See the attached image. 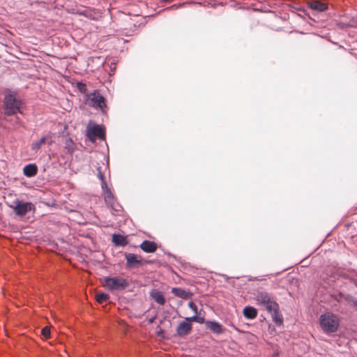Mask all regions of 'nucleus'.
Instances as JSON below:
<instances>
[{"label": "nucleus", "instance_id": "nucleus-1", "mask_svg": "<svg viewBox=\"0 0 357 357\" xmlns=\"http://www.w3.org/2000/svg\"><path fill=\"white\" fill-rule=\"evenodd\" d=\"M23 101L18 98L15 93L9 91L4 96L3 100V113L7 116L16 114H23Z\"/></svg>", "mask_w": 357, "mask_h": 357}, {"label": "nucleus", "instance_id": "nucleus-2", "mask_svg": "<svg viewBox=\"0 0 357 357\" xmlns=\"http://www.w3.org/2000/svg\"><path fill=\"white\" fill-rule=\"evenodd\" d=\"M319 324L323 332L329 335L337 331L340 326V319L332 312H325L319 317Z\"/></svg>", "mask_w": 357, "mask_h": 357}, {"label": "nucleus", "instance_id": "nucleus-3", "mask_svg": "<svg viewBox=\"0 0 357 357\" xmlns=\"http://www.w3.org/2000/svg\"><path fill=\"white\" fill-rule=\"evenodd\" d=\"M257 305L264 308L267 312L279 305L273 296L265 291H258L255 294Z\"/></svg>", "mask_w": 357, "mask_h": 357}, {"label": "nucleus", "instance_id": "nucleus-4", "mask_svg": "<svg viewBox=\"0 0 357 357\" xmlns=\"http://www.w3.org/2000/svg\"><path fill=\"white\" fill-rule=\"evenodd\" d=\"M104 285L109 291H122L129 286V282L126 278L121 277L108 276L104 279Z\"/></svg>", "mask_w": 357, "mask_h": 357}, {"label": "nucleus", "instance_id": "nucleus-5", "mask_svg": "<svg viewBox=\"0 0 357 357\" xmlns=\"http://www.w3.org/2000/svg\"><path fill=\"white\" fill-rule=\"evenodd\" d=\"M13 209L15 214L17 217H24L26 214L31 211H34L36 208L33 203L30 202H24L18 199L13 202V204L10 206Z\"/></svg>", "mask_w": 357, "mask_h": 357}, {"label": "nucleus", "instance_id": "nucleus-6", "mask_svg": "<svg viewBox=\"0 0 357 357\" xmlns=\"http://www.w3.org/2000/svg\"><path fill=\"white\" fill-rule=\"evenodd\" d=\"M88 104L96 108L99 109L102 112H105L107 107L105 98L100 93L98 90H94L90 94H88Z\"/></svg>", "mask_w": 357, "mask_h": 357}, {"label": "nucleus", "instance_id": "nucleus-7", "mask_svg": "<svg viewBox=\"0 0 357 357\" xmlns=\"http://www.w3.org/2000/svg\"><path fill=\"white\" fill-rule=\"evenodd\" d=\"M86 136L91 142H95L97 138L100 140H105V130L104 127L100 125H94L91 127H88Z\"/></svg>", "mask_w": 357, "mask_h": 357}, {"label": "nucleus", "instance_id": "nucleus-8", "mask_svg": "<svg viewBox=\"0 0 357 357\" xmlns=\"http://www.w3.org/2000/svg\"><path fill=\"white\" fill-rule=\"evenodd\" d=\"M126 259V268H137L142 264V259L141 257H139L133 253L126 252L124 254Z\"/></svg>", "mask_w": 357, "mask_h": 357}, {"label": "nucleus", "instance_id": "nucleus-9", "mask_svg": "<svg viewBox=\"0 0 357 357\" xmlns=\"http://www.w3.org/2000/svg\"><path fill=\"white\" fill-rule=\"evenodd\" d=\"M192 330V325L186 319L181 321L176 328V333L179 337H184L188 335Z\"/></svg>", "mask_w": 357, "mask_h": 357}, {"label": "nucleus", "instance_id": "nucleus-10", "mask_svg": "<svg viewBox=\"0 0 357 357\" xmlns=\"http://www.w3.org/2000/svg\"><path fill=\"white\" fill-rule=\"evenodd\" d=\"M268 312L271 315L273 321L277 326H280L283 324L284 319L282 314L280 310L279 305H278L277 307H273L271 310H268Z\"/></svg>", "mask_w": 357, "mask_h": 357}, {"label": "nucleus", "instance_id": "nucleus-11", "mask_svg": "<svg viewBox=\"0 0 357 357\" xmlns=\"http://www.w3.org/2000/svg\"><path fill=\"white\" fill-rule=\"evenodd\" d=\"M205 326L212 333L217 335L222 334L224 332L223 326L217 321L206 320Z\"/></svg>", "mask_w": 357, "mask_h": 357}, {"label": "nucleus", "instance_id": "nucleus-12", "mask_svg": "<svg viewBox=\"0 0 357 357\" xmlns=\"http://www.w3.org/2000/svg\"><path fill=\"white\" fill-rule=\"evenodd\" d=\"M140 248L146 253L155 252L158 248V245L154 241L144 240L139 245Z\"/></svg>", "mask_w": 357, "mask_h": 357}, {"label": "nucleus", "instance_id": "nucleus-13", "mask_svg": "<svg viewBox=\"0 0 357 357\" xmlns=\"http://www.w3.org/2000/svg\"><path fill=\"white\" fill-rule=\"evenodd\" d=\"M307 5L312 10L317 12H323L328 8L326 3L317 0H310L307 1Z\"/></svg>", "mask_w": 357, "mask_h": 357}, {"label": "nucleus", "instance_id": "nucleus-14", "mask_svg": "<svg viewBox=\"0 0 357 357\" xmlns=\"http://www.w3.org/2000/svg\"><path fill=\"white\" fill-rule=\"evenodd\" d=\"M171 292L176 297L181 298L182 299H188L191 298L192 294L185 289L181 287H173L171 290Z\"/></svg>", "mask_w": 357, "mask_h": 357}, {"label": "nucleus", "instance_id": "nucleus-15", "mask_svg": "<svg viewBox=\"0 0 357 357\" xmlns=\"http://www.w3.org/2000/svg\"><path fill=\"white\" fill-rule=\"evenodd\" d=\"M38 167L35 163H29L23 168V174L28 178L35 176L38 173Z\"/></svg>", "mask_w": 357, "mask_h": 357}, {"label": "nucleus", "instance_id": "nucleus-16", "mask_svg": "<svg viewBox=\"0 0 357 357\" xmlns=\"http://www.w3.org/2000/svg\"><path fill=\"white\" fill-rule=\"evenodd\" d=\"M52 140L50 136H43L40 140L32 143L31 150L37 152L41 148L43 144L47 143L49 145H50L52 144Z\"/></svg>", "mask_w": 357, "mask_h": 357}, {"label": "nucleus", "instance_id": "nucleus-17", "mask_svg": "<svg viewBox=\"0 0 357 357\" xmlns=\"http://www.w3.org/2000/svg\"><path fill=\"white\" fill-rule=\"evenodd\" d=\"M151 297L159 305H164L165 303V298L160 291H158L157 289H153L150 293Z\"/></svg>", "mask_w": 357, "mask_h": 357}, {"label": "nucleus", "instance_id": "nucleus-18", "mask_svg": "<svg viewBox=\"0 0 357 357\" xmlns=\"http://www.w3.org/2000/svg\"><path fill=\"white\" fill-rule=\"evenodd\" d=\"M243 316L248 319H253L257 316V310L252 306H245L243 310Z\"/></svg>", "mask_w": 357, "mask_h": 357}, {"label": "nucleus", "instance_id": "nucleus-19", "mask_svg": "<svg viewBox=\"0 0 357 357\" xmlns=\"http://www.w3.org/2000/svg\"><path fill=\"white\" fill-rule=\"evenodd\" d=\"M112 242L116 246H125L128 243L126 236L120 234H114L112 235Z\"/></svg>", "mask_w": 357, "mask_h": 357}, {"label": "nucleus", "instance_id": "nucleus-20", "mask_svg": "<svg viewBox=\"0 0 357 357\" xmlns=\"http://www.w3.org/2000/svg\"><path fill=\"white\" fill-rule=\"evenodd\" d=\"M102 190L104 193L105 201L106 204L107 205L108 204H112V202L115 200V199L108 185H107V188H102Z\"/></svg>", "mask_w": 357, "mask_h": 357}, {"label": "nucleus", "instance_id": "nucleus-21", "mask_svg": "<svg viewBox=\"0 0 357 357\" xmlns=\"http://www.w3.org/2000/svg\"><path fill=\"white\" fill-rule=\"evenodd\" d=\"M185 319H186L190 324L192 322H197L199 324H205L206 321L204 317L198 316L197 314H196L195 315L192 316V317H185Z\"/></svg>", "mask_w": 357, "mask_h": 357}, {"label": "nucleus", "instance_id": "nucleus-22", "mask_svg": "<svg viewBox=\"0 0 357 357\" xmlns=\"http://www.w3.org/2000/svg\"><path fill=\"white\" fill-rule=\"evenodd\" d=\"M65 149L68 153H73L75 151V144L71 138H68L65 142Z\"/></svg>", "mask_w": 357, "mask_h": 357}, {"label": "nucleus", "instance_id": "nucleus-23", "mask_svg": "<svg viewBox=\"0 0 357 357\" xmlns=\"http://www.w3.org/2000/svg\"><path fill=\"white\" fill-rule=\"evenodd\" d=\"M97 171H98V178L100 179V181L101 182V188H107V182H106V179H105V175H104V174L101 171V168L100 167H98L97 168Z\"/></svg>", "mask_w": 357, "mask_h": 357}, {"label": "nucleus", "instance_id": "nucleus-24", "mask_svg": "<svg viewBox=\"0 0 357 357\" xmlns=\"http://www.w3.org/2000/svg\"><path fill=\"white\" fill-rule=\"evenodd\" d=\"M109 298V294L102 292L99 293L96 295V301L102 303L104 302H106Z\"/></svg>", "mask_w": 357, "mask_h": 357}, {"label": "nucleus", "instance_id": "nucleus-25", "mask_svg": "<svg viewBox=\"0 0 357 357\" xmlns=\"http://www.w3.org/2000/svg\"><path fill=\"white\" fill-rule=\"evenodd\" d=\"M108 206L111 208V209L116 213H119L122 211L123 208L122 206L116 202V200H114L112 204H108Z\"/></svg>", "mask_w": 357, "mask_h": 357}, {"label": "nucleus", "instance_id": "nucleus-26", "mask_svg": "<svg viewBox=\"0 0 357 357\" xmlns=\"http://www.w3.org/2000/svg\"><path fill=\"white\" fill-rule=\"evenodd\" d=\"M77 88L82 93H86L87 91L86 85L82 82H78L77 83Z\"/></svg>", "mask_w": 357, "mask_h": 357}, {"label": "nucleus", "instance_id": "nucleus-27", "mask_svg": "<svg viewBox=\"0 0 357 357\" xmlns=\"http://www.w3.org/2000/svg\"><path fill=\"white\" fill-rule=\"evenodd\" d=\"M41 334L45 338H49L50 337V330L47 327H44L41 330Z\"/></svg>", "mask_w": 357, "mask_h": 357}, {"label": "nucleus", "instance_id": "nucleus-28", "mask_svg": "<svg viewBox=\"0 0 357 357\" xmlns=\"http://www.w3.org/2000/svg\"><path fill=\"white\" fill-rule=\"evenodd\" d=\"M188 307L195 313H198V308L195 303L193 301H190L188 303Z\"/></svg>", "mask_w": 357, "mask_h": 357}, {"label": "nucleus", "instance_id": "nucleus-29", "mask_svg": "<svg viewBox=\"0 0 357 357\" xmlns=\"http://www.w3.org/2000/svg\"><path fill=\"white\" fill-rule=\"evenodd\" d=\"M181 6V4H174L172 6H170L169 7H167L166 8H165L164 10H174V9H177L178 8H180Z\"/></svg>", "mask_w": 357, "mask_h": 357}, {"label": "nucleus", "instance_id": "nucleus-30", "mask_svg": "<svg viewBox=\"0 0 357 357\" xmlns=\"http://www.w3.org/2000/svg\"><path fill=\"white\" fill-rule=\"evenodd\" d=\"M155 319H156V315H155V316H153V317H151V318L149 319V324H153V323L155 321Z\"/></svg>", "mask_w": 357, "mask_h": 357}, {"label": "nucleus", "instance_id": "nucleus-31", "mask_svg": "<svg viewBox=\"0 0 357 357\" xmlns=\"http://www.w3.org/2000/svg\"><path fill=\"white\" fill-rule=\"evenodd\" d=\"M353 306L356 308L357 310V299H355L353 301Z\"/></svg>", "mask_w": 357, "mask_h": 357}, {"label": "nucleus", "instance_id": "nucleus-32", "mask_svg": "<svg viewBox=\"0 0 357 357\" xmlns=\"http://www.w3.org/2000/svg\"><path fill=\"white\" fill-rule=\"evenodd\" d=\"M278 355H279V353H278V351H274V353L272 355V357H278Z\"/></svg>", "mask_w": 357, "mask_h": 357}, {"label": "nucleus", "instance_id": "nucleus-33", "mask_svg": "<svg viewBox=\"0 0 357 357\" xmlns=\"http://www.w3.org/2000/svg\"><path fill=\"white\" fill-rule=\"evenodd\" d=\"M161 3L172 2V0H160Z\"/></svg>", "mask_w": 357, "mask_h": 357}, {"label": "nucleus", "instance_id": "nucleus-34", "mask_svg": "<svg viewBox=\"0 0 357 357\" xmlns=\"http://www.w3.org/2000/svg\"><path fill=\"white\" fill-rule=\"evenodd\" d=\"M352 282L357 287V279H354Z\"/></svg>", "mask_w": 357, "mask_h": 357}]
</instances>
